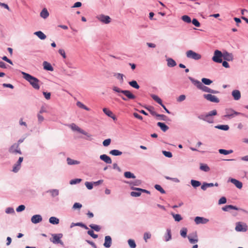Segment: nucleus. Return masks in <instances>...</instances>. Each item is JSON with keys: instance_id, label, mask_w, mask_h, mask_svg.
Here are the masks:
<instances>
[{"instance_id": "obj_1", "label": "nucleus", "mask_w": 248, "mask_h": 248, "mask_svg": "<svg viewBox=\"0 0 248 248\" xmlns=\"http://www.w3.org/2000/svg\"><path fill=\"white\" fill-rule=\"evenodd\" d=\"M21 74L23 78L28 81L34 89L39 90L40 89V81L38 78L24 72H22Z\"/></svg>"}, {"instance_id": "obj_2", "label": "nucleus", "mask_w": 248, "mask_h": 248, "mask_svg": "<svg viewBox=\"0 0 248 248\" xmlns=\"http://www.w3.org/2000/svg\"><path fill=\"white\" fill-rule=\"evenodd\" d=\"M112 89L114 92L116 93H123L127 98L121 95H119V96H121L122 99L124 101H126L127 99H134L136 98V96L128 90H122L120 88L115 86H113L112 88Z\"/></svg>"}, {"instance_id": "obj_3", "label": "nucleus", "mask_w": 248, "mask_h": 248, "mask_svg": "<svg viewBox=\"0 0 248 248\" xmlns=\"http://www.w3.org/2000/svg\"><path fill=\"white\" fill-rule=\"evenodd\" d=\"M189 79L192 82V83L197 86V87L202 90L203 92H207V93H217L218 92L217 91L212 90L210 88H209L208 87H206L204 86L202 82H201L200 81L195 80L191 78H189Z\"/></svg>"}, {"instance_id": "obj_4", "label": "nucleus", "mask_w": 248, "mask_h": 248, "mask_svg": "<svg viewBox=\"0 0 248 248\" xmlns=\"http://www.w3.org/2000/svg\"><path fill=\"white\" fill-rule=\"evenodd\" d=\"M217 112L216 110H213L210 111L208 114L205 115H202L199 118L202 120L206 121L209 123H212L214 122V119L212 117L213 116L216 115Z\"/></svg>"}, {"instance_id": "obj_5", "label": "nucleus", "mask_w": 248, "mask_h": 248, "mask_svg": "<svg viewBox=\"0 0 248 248\" xmlns=\"http://www.w3.org/2000/svg\"><path fill=\"white\" fill-rule=\"evenodd\" d=\"M223 53L218 50H216L214 52V56L212 58V60L217 63H221L222 62Z\"/></svg>"}, {"instance_id": "obj_6", "label": "nucleus", "mask_w": 248, "mask_h": 248, "mask_svg": "<svg viewBox=\"0 0 248 248\" xmlns=\"http://www.w3.org/2000/svg\"><path fill=\"white\" fill-rule=\"evenodd\" d=\"M186 57L188 58L193 59L195 60H200L202 56L200 54L191 50H188L186 52Z\"/></svg>"}, {"instance_id": "obj_7", "label": "nucleus", "mask_w": 248, "mask_h": 248, "mask_svg": "<svg viewBox=\"0 0 248 248\" xmlns=\"http://www.w3.org/2000/svg\"><path fill=\"white\" fill-rule=\"evenodd\" d=\"M9 152L11 154H19L21 155L22 154L21 151L19 148V143H14L12 145L9 149Z\"/></svg>"}, {"instance_id": "obj_8", "label": "nucleus", "mask_w": 248, "mask_h": 248, "mask_svg": "<svg viewBox=\"0 0 248 248\" xmlns=\"http://www.w3.org/2000/svg\"><path fill=\"white\" fill-rule=\"evenodd\" d=\"M63 235L62 233L52 234V238L50 239L51 242L54 244H62L61 239L62 238Z\"/></svg>"}, {"instance_id": "obj_9", "label": "nucleus", "mask_w": 248, "mask_h": 248, "mask_svg": "<svg viewBox=\"0 0 248 248\" xmlns=\"http://www.w3.org/2000/svg\"><path fill=\"white\" fill-rule=\"evenodd\" d=\"M203 97L206 100L214 103H218L219 102V99L215 95L211 94H204Z\"/></svg>"}, {"instance_id": "obj_10", "label": "nucleus", "mask_w": 248, "mask_h": 248, "mask_svg": "<svg viewBox=\"0 0 248 248\" xmlns=\"http://www.w3.org/2000/svg\"><path fill=\"white\" fill-rule=\"evenodd\" d=\"M97 18L101 22L105 24H108L111 22V18L108 16L101 15L97 16Z\"/></svg>"}, {"instance_id": "obj_11", "label": "nucleus", "mask_w": 248, "mask_h": 248, "mask_svg": "<svg viewBox=\"0 0 248 248\" xmlns=\"http://www.w3.org/2000/svg\"><path fill=\"white\" fill-rule=\"evenodd\" d=\"M23 158L22 157H19L17 162L14 165L13 168V171L14 172H17L21 168V163L23 161Z\"/></svg>"}, {"instance_id": "obj_12", "label": "nucleus", "mask_w": 248, "mask_h": 248, "mask_svg": "<svg viewBox=\"0 0 248 248\" xmlns=\"http://www.w3.org/2000/svg\"><path fill=\"white\" fill-rule=\"evenodd\" d=\"M227 114L225 115V117L227 118L233 117L235 116H237L241 114L240 112L235 111L232 109H228L227 110Z\"/></svg>"}, {"instance_id": "obj_13", "label": "nucleus", "mask_w": 248, "mask_h": 248, "mask_svg": "<svg viewBox=\"0 0 248 248\" xmlns=\"http://www.w3.org/2000/svg\"><path fill=\"white\" fill-rule=\"evenodd\" d=\"M235 230L238 232H246L247 230V226L246 224L243 225L240 222H238L236 224Z\"/></svg>"}, {"instance_id": "obj_14", "label": "nucleus", "mask_w": 248, "mask_h": 248, "mask_svg": "<svg viewBox=\"0 0 248 248\" xmlns=\"http://www.w3.org/2000/svg\"><path fill=\"white\" fill-rule=\"evenodd\" d=\"M194 221L197 224H205L208 221V219L202 217H197L195 218Z\"/></svg>"}, {"instance_id": "obj_15", "label": "nucleus", "mask_w": 248, "mask_h": 248, "mask_svg": "<svg viewBox=\"0 0 248 248\" xmlns=\"http://www.w3.org/2000/svg\"><path fill=\"white\" fill-rule=\"evenodd\" d=\"M70 127L73 130L77 131L79 132V133L83 134L85 135H87V133L86 132H85L84 130L80 129L78 126H77L75 124H71L70 125Z\"/></svg>"}, {"instance_id": "obj_16", "label": "nucleus", "mask_w": 248, "mask_h": 248, "mask_svg": "<svg viewBox=\"0 0 248 248\" xmlns=\"http://www.w3.org/2000/svg\"><path fill=\"white\" fill-rule=\"evenodd\" d=\"M224 60L227 61H232L233 59V55L232 53H230L228 52H224L223 53V57Z\"/></svg>"}, {"instance_id": "obj_17", "label": "nucleus", "mask_w": 248, "mask_h": 248, "mask_svg": "<svg viewBox=\"0 0 248 248\" xmlns=\"http://www.w3.org/2000/svg\"><path fill=\"white\" fill-rule=\"evenodd\" d=\"M111 243L112 240L111 237L108 235L105 236L104 246L107 248H108L111 246Z\"/></svg>"}, {"instance_id": "obj_18", "label": "nucleus", "mask_w": 248, "mask_h": 248, "mask_svg": "<svg viewBox=\"0 0 248 248\" xmlns=\"http://www.w3.org/2000/svg\"><path fill=\"white\" fill-rule=\"evenodd\" d=\"M42 220V218L39 215H34L31 218V222L35 224L40 222Z\"/></svg>"}, {"instance_id": "obj_19", "label": "nucleus", "mask_w": 248, "mask_h": 248, "mask_svg": "<svg viewBox=\"0 0 248 248\" xmlns=\"http://www.w3.org/2000/svg\"><path fill=\"white\" fill-rule=\"evenodd\" d=\"M100 158L104 161L105 162L108 164H111L112 163V160L110 157L106 155H102L100 156Z\"/></svg>"}, {"instance_id": "obj_20", "label": "nucleus", "mask_w": 248, "mask_h": 248, "mask_svg": "<svg viewBox=\"0 0 248 248\" xmlns=\"http://www.w3.org/2000/svg\"><path fill=\"white\" fill-rule=\"evenodd\" d=\"M232 95L235 100H238L241 98V93L239 90H235L232 92Z\"/></svg>"}, {"instance_id": "obj_21", "label": "nucleus", "mask_w": 248, "mask_h": 248, "mask_svg": "<svg viewBox=\"0 0 248 248\" xmlns=\"http://www.w3.org/2000/svg\"><path fill=\"white\" fill-rule=\"evenodd\" d=\"M230 181L232 184H233L238 188L241 189L243 185L242 182L239 181L238 180L233 178H232L230 180Z\"/></svg>"}, {"instance_id": "obj_22", "label": "nucleus", "mask_w": 248, "mask_h": 248, "mask_svg": "<svg viewBox=\"0 0 248 248\" xmlns=\"http://www.w3.org/2000/svg\"><path fill=\"white\" fill-rule=\"evenodd\" d=\"M43 64L44 68L45 70L50 71H53V67L51 66L50 63H49V62L45 61V62H43Z\"/></svg>"}, {"instance_id": "obj_23", "label": "nucleus", "mask_w": 248, "mask_h": 248, "mask_svg": "<svg viewBox=\"0 0 248 248\" xmlns=\"http://www.w3.org/2000/svg\"><path fill=\"white\" fill-rule=\"evenodd\" d=\"M34 34L41 40H44L46 37V35L41 31H36Z\"/></svg>"}, {"instance_id": "obj_24", "label": "nucleus", "mask_w": 248, "mask_h": 248, "mask_svg": "<svg viewBox=\"0 0 248 248\" xmlns=\"http://www.w3.org/2000/svg\"><path fill=\"white\" fill-rule=\"evenodd\" d=\"M157 125L160 127V128H161V129L164 131V132H165L167 130L169 129V127L166 125L164 123H161V122H158L157 124Z\"/></svg>"}, {"instance_id": "obj_25", "label": "nucleus", "mask_w": 248, "mask_h": 248, "mask_svg": "<svg viewBox=\"0 0 248 248\" xmlns=\"http://www.w3.org/2000/svg\"><path fill=\"white\" fill-rule=\"evenodd\" d=\"M49 16V13L46 8H44L40 13V16L43 18H46Z\"/></svg>"}, {"instance_id": "obj_26", "label": "nucleus", "mask_w": 248, "mask_h": 248, "mask_svg": "<svg viewBox=\"0 0 248 248\" xmlns=\"http://www.w3.org/2000/svg\"><path fill=\"white\" fill-rule=\"evenodd\" d=\"M67 164L69 165L79 164L80 163L79 161L73 160L69 157L67 158Z\"/></svg>"}, {"instance_id": "obj_27", "label": "nucleus", "mask_w": 248, "mask_h": 248, "mask_svg": "<svg viewBox=\"0 0 248 248\" xmlns=\"http://www.w3.org/2000/svg\"><path fill=\"white\" fill-rule=\"evenodd\" d=\"M167 65L169 67H174L176 65V63L172 59L169 58L167 60Z\"/></svg>"}, {"instance_id": "obj_28", "label": "nucleus", "mask_w": 248, "mask_h": 248, "mask_svg": "<svg viewBox=\"0 0 248 248\" xmlns=\"http://www.w3.org/2000/svg\"><path fill=\"white\" fill-rule=\"evenodd\" d=\"M230 209L238 210V208L236 206L232 205H226L222 208V210L224 211H228Z\"/></svg>"}, {"instance_id": "obj_29", "label": "nucleus", "mask_w": 248, "mask_h": 248, "mask_svg": "<svg viewBox=\"0 0 248 248\" xmlns=\"http://www.w3.org/2000/svg\"><path fill=\"white\" fill-rule=\"evenodd\" d=\"M49 221L53 224H58L59 223V219L56 217H52L49 219Z\"/></svg>"}, {"instance_id": "obj_30", "label": "nucleus", "mask_w": 248, "mask_h": 248, "mask_svg": "<svg viewBox=\"0 0 248 248\" xmlns=\"http://www.w3.org/2000/svg\"><path fill=\"white\" fill-rule=\"evenodd\" d=\"M165 241H168L171 239V231L170 229L167 230V233L165 235Z\"/></svg>"}, {"instance_id": "obj_31", "label": "nucleus", "mask_w": 248, "mask_h": 248, "mask_svg": "<svg viewBox=\"0 0 248 248\" xmlns=\"http://www.w3.org/2000/svg\"><path fill=\"white\" fill-rule=\"evenodd\" d=\"M181 19L184 22H185L186 23H190L191 22V20L190 17L187 15L183 16L181 17Z\"/></svg>"}, {"instance_id": "obj_32", "label": "nucleus", "mask_w": 248, "mask_h": 248, "mask_svg": "<svg viewBox=\"0 0 248 248\" xmlns=\"http://www.w3.org/2000/svg\"><path fill=\"white\" fill-rule=\"evenodd\" d=\"M151 97L155 101L160 105L163 104L161 99L158 96L155 94H152Z\"/></svg>"}, {"instance_id": "obj_33", "label": "nucleus", "mask_w": 248, "mask_h": 248, "mask_svg": "<svg viewBox=\"0 0 248 248\" xmlns=\"http://www.w3.org/2000/svg\"><path fill=\"white\" fill-rule=\"evenodd\" d=\"M214 186L213 183H203L202 185L201 186V188L203 190H205L206 188L208 187H212Z\"/></svg>"}, {"instance_id": "obj_34", "label": "nucleus", "mask_w": 248, "mask_h": 248, "mask_svg": "<svg viewBox=\"0 0 248 248\" xmlns=\"http://www.w3.org/2000/svg\"><path fill=\"white\" fill-rule=\"evenodd\" d=\"M218 152L221 154L227 155H228V154L232 153L233 152V151L232 150H225V149H219L218 150Z\"/></svg>"}, {"instance_id": "obj_35", "label": "nucleus", "mask_w": 248, "mask_h": 248, "mask_svg": "<svg viewBox=\"0 0 248 248\" xmlns=\"http://www.w3.org/2000/svg\"><path fill=\"white\" fill-rule=\"evenodd\" d=\"M129 84L132 87L138 89L140 88V86L138 85L137 82L136 80H132L129 82Z\"/></svg>"}, {"instance_id": "obj_36", "label": "nucleus", "mask_w": 248, "mask_h": 248, "mask_svg": "<svg viewBox=\"0 0 248 248\" xmlns=\"http://www.w3.org/2000/svg\"><path fill=\"white\" fill-rule=\"evenodd\" d=\"M124 176L127 178H135V175L130 171H126L124 173Z\"/></svg>"}, {"instance_id": "obj_37", "label": "nucleus", "mask_w": 248, "mask_h": 248, "mask_svg": "<svg viewBox=\"0 0 248 248\" xmlns=\"http://www.w3.org/2000/svg\"><path fill=\"white\" fill-rule=\"evenodd\" d=\"M200 169L203 171L207 172L210 170L209 167L206 165L204 164H201L200 165Z\"/></svg>"}, {"instance_id": "obj_38", "label": "nucleus", "mask_w": 248, "mask_h": 248, "mask_svg": "<svg viewBox=\"0 0 248 248\" xmlns=\"http://www.w3.org/2000/svg\"><path fill=\"white\" fill-rule=\"evenodd\" d=\"M77 105L80 108H83L87 111L90 110L89 108H87L86 106H85L83 104H82L81 102L79 101L77 102Z\"/></svg>"}, {"instance_id": "obj_39", "label": "nucleus", "mask_w": 248, "mask_h": 248, "mask_svg": "<svg viewBox=\"0 0 248 248\" xmlns=\"http://www.w3.org/2000/svg\"><path fill=\"white\" fill-rule=\"evenodd\" d=\"M110 154L113 155H121L122 154V152L118 150H112L110 151Z\"/></svg>"}, {"instance_id": "obj_40", "label": "nucleus", "mask_w": 248, "mask_h": 248, "mask_svg": "<svg viewBox=\"0 0 248 248\" xmlns=\"http://www.w3.org/2000/svg\"><path fill=\"white\" fill-rule=\"evenodd\" d=\"M89 227L96 232L100 231V230L101 229V227L99 226H98L97 225L94 224H90L89 225Z\"/></svg>"}, {"instance_id": "obj_41", "label": "nucleus", "mask_w": 248, "mask_h": 248, "mask_svg": "<svg viewBox=\"0 0 248 248\" xmlns=\"http://www.w3.org/2000/svg\"><path fill=\"white\" fill-rule=\"evenodd\" d=\"M191 184L194 187H198L201 185L200 182L194 180H191Z\"/></svg>"}, {"instance_id": "obj_42", "label": "nucleus", "mask_w": 248, "mask_h": 248, "mask_svg": "<svg viewBox=\"0 0 248 248\" xmlns=\"http://www.w3.org/2000/svg\"><path fill=\"white\" fill-rule=\"evenodd\" d=\"M103 111L106 115L109 117L111 116L113 114V112L107 108H104Z\"/></svg>"}, {"instance_id": "obj_43", "label": "nucleus", "mask_w": 248, "mask_h": 248, "mask_svg": "<svg viewBox=\"0 0 248 248\" xmlns=\"http://www.w3.org/2000/svg\"><path fill=\"white\" fill-rule=\"evenodd\" d=\"M115 76L116 77L117 79H118L121 83H123L124 82V75L120 73H117L115 75Z\"/></svg>"}, {"instance_id": "obj_44", "label": "nucleus", "mask_w": 248, "mask_h": 248, "mask_svg": "<svg viewBox=\"0 0 248 248\" xmlns=\"http://www.w3.org/2000/svg\"><path fill=\"white\" fill-rule=\"evenodd\" d=\"M187 232V230L186 228H183L182 229V230L180 231L181 235L184 238L186 237Z\"/></svg>"}, {"instance_id": "obj_45", "label": "nucleus", "mask_w": 248, "mask_h": 248, "mask_svg": "<svg viewBox=\"0 0 248 248\" xmlns=\"http://www.w3.org/2000/svg\"><path fill=\"white\" fill-rule=\"evenodd\" d=\"M216 128L223 130H228L229 129L228 125H219L216 126Z\"/></svg>"}, {"instance_id": "obj_46", "label": "nucleus", "mask_w": 248, "mask_h": 248, "mask_svg": "<svg viewBox=\"0 0 248 248\" xmlns=\"http://www.w3.org/2000/svg\"><path fill=\"white\" fill-rule=\"evenodd\" d=\"M202 81L204 84L207 85L211 84L213 82V81L211 80L206 78H202Z\"/></svg>"}, {"instance_id": "obj_47", "label": "nucleus", "mask_w": 248, "mask_h": 248, "mask_svg": "<svg viewBox=\"0 0 248 248\" xmlns=\"http://www.w3.org/2000/svg\"><path fill=\"white\" fill-rule=\"evenodd\" d=\"M141 184V180H136L134 181H133V182H131L130 183V185L136 186H139Z\"/></svg>"}, {"instance_id": "obj_48", "label": "nucleus", "mask_w": 248, "mask_h": 248, "mask_svg": "<svg viewBox=\"0 0 248 248\" xmlns=\"http://www.w3.org/2000/svg\"><path fill=\"white\" fill-rule=\"evenodd\" d=\"M155 188L158 191H160L162 194H164L165 193V190L162 188V187L159 185H155Z\"/></svg>"}, {"instance_id": "obj_49", "label": "nucleus", "mask_w": 248, "mask_h": 248, "mask_svg": "<svg viewBox=\"0 0 248 248\" xmlns=\"http://www.w3.org/2000/svg\"><path fill=\"white\" fill-rule=\"evenodd\" d=\"M128 245L131 248H135L136 247V243L133 240L129 239L128 241Z\"/></svg>"}, {"instance_id": "obj_50", "label": "nucleus", "mask_w": 248, "mask_h": 248, "mask_svg": "<svg viewBox=\"0 0 248 248\" xmlns=\"http://www.w3.org/2000/svg\"><path fill=\"white\" fill-rule=\"evenodd\" d=\"M87 233L93 238H97L98 237V235L96 234H94L93 230L88 231Z\"/></svg>"}, {"instance_id": "obj_51", "label": "nucleus", "mask_w": 248, "mask_h": 248, "mask_svg": "<svg viewBox=\"0 0 248 248\" xmlns=\"http://www.w3.org/2000/svg\"><path fill=\"white\" fill-rule=\"evenodd\" d=\"M81 179H75L70 181V184L71 185H75L78 183H79L81 181Z\"/></svg>"}, {"instance_id": "obj_52", "label": "nucleus", "mask_w": 248, "mask_h": 248, "mask_svg": "<svg viewBox=\"0 0 248 248\" xmlns=\"http://www.w3.org/2000/svg\"><path fill=\"white\" fill-rule=\"evenodd\" d=\"M141 191H132L131 192L130 195L133 197H139L141 195Z\"/></svg>"}, {"instance_id": "obj_53", "label": "nucleus", "mask_w": 248, "mask_h": 248, "mask_svg": "<svg viewBox=\"0 0 248 248\" xmlns=\"http://www.w3.org/2000/svg\"><path fill=\"white\" fill-rule=\"evenodd\" d=\"M173 217L176 221H180L182 219L181 216L179 214H173Z\"/></svg>"}, {"instance_id": "obj_54", "label": "nucleus", "mask_w": 248, "mask_h": 248, "mask_svg": "<svg viewBox=\"0 0 248 248\" xmlns=\"http://www.w3.org/2000/svg\"><path fill=\"white\" fill-rule=\"evenodd\" d=\"M151 237V234L149 232H146L144 233L143 238L145 242H147V239H150Z\"/></svg>"}, {"instance_id": "obj_55", "label": "nucleus", "mask_w": 248, "mask_h": 248, "mask_svg": "<svg viewBox=\"0 0 248 248\" xmlns=\"http://www.w3.org/2000/svg\"><path fill=\"white\" fill-rule=\"evenodd\" d=\"M191 22H192V24L193 25H194L197 27H199L201 25L200 23L196 18L193 19V20L191 21Z\"/></svg>"}, {"instance_id": "obj_56", "label": "nucleus", "mask_w": 248, "mask_h": 248, "mask_svg": "<svg viewBox=\"0 0 248 248\" xmlns=\"http://www.w3.org/2000/svg\"><path fill=\"white\" fill-rule=\"evenodd\" d=\"M197 235L195 236V238H192L191 237H190V236H188V240L190 242V243L191 244H194L195 243H196L198 242V240L197 238Z\"/></svg>"}, {"instance_id": "obj_57", "label": "nucleus", "mask_w": 248, "mask_h": 248, "mask_svg": "<svg viewBox=\"0 0 248 248\" xmlns=\"http://www.w3.org/2000/svg\"><path fill=\"white\" fill-rule=\"evenodd\" d=\"M111 142V139H108L105 140H104L103 142V145L104 146H108Z\"/></svg>"}, {"instance_id": "obj_58", "label": "nucleus", "mask_w": 248, "mask_h": 248, "mask_svg": "<svg viewBox=\"0 0 248 248\" xmlns=\"http://www.w3.org/2000/svg\"><path fill=\"white\" fill-rule=\"evenodd\" d=\"M162 153H163V154L166 157L170 158V157H171L172 156L171 153L170 152L164 151L162 152Z\"/></svg>"}, {"instance_id": "obj_59", "label": "nucleus", "mask_w": 248, "mask_h": 248, "mask_svg": "<svg viewBox=\"0 0 248 248\" xmlns=\"http://www.w3.org/2000/svg\"><path fill=\"white\" fill-rule=\"evenodd\" d=\"M82 207V204L78 202H76L74 204L73 206V208L76 209H80Z\"/></svg>"}, {"instance_id": "obj_60", "label": "nucleus", "mask_w": 248, "mask_h": 248, "mask_svg": "<svg viewBox=\"0 0 248 248\" xmlns=\"http://www.w3.org/2000/svg\"><path fill=\"white\" fill-rule=\"evenodd\" d=\"M25 209V206L24 205H19L16 209L17 212H21L24 210Z\"/></svg>"}, {"instance_id": "obj_61", "label": "nucleus", "mask_w": 248, "mask_h": 248, "mask_svg": "<svg viewBox=\"0 0 248 248\" xmlns=\"http://www.w3.org/2000/svg\"><path fill=\"white\" fill-rule=\"evenodd\" d=\"M59 54L62 56L64 59H65L66 56L65 53V51L62 49H60L59 50Z\"/></svg>"}, {"instance_id": "obj_62", "label": "nucleus", "mask_w": 248, "mask_h": 248, "mask_svg": "<svg viewBox=\"0 0 248 248\" xmlns=\"http://www.w3.org/2000/svg\"><path fill=\"white\" fill-rule=\"evenodd\" d=\"M43 93L45 97L46 98V99L47 100H49L50 98V96H51L50 93L44 92Z\"/></svg>"}, {"instance_id": "obj_63", "label": "nucleus", "mask_w": 248, "mask_h": 248, "mask_svg": "<svg viewBox=\"0 0 248 248\" xmlns=\"http://www.w3.org/2000/svg\"><path fill=\"white\" fill-rule=\"evenodd\" d=\"M85 185L88 189H92L93 187V184L90 182H86Z\"/></svg>"}, {"instance_id": "obj_64", "label": "nucleus", "mask_w": 248, "mask_h": 248, "mask_svg": "<svg viewBox=\"0 0 248 248\" xmlns=\"http://www.w3.org/2000/svg\"><path fill=\"white\" fill-rule=\"evenodd\" d=\"M226 202V199L225 197H221L219 201H218V203L221 204H224Z\"/></svg>"}]
</instances>
